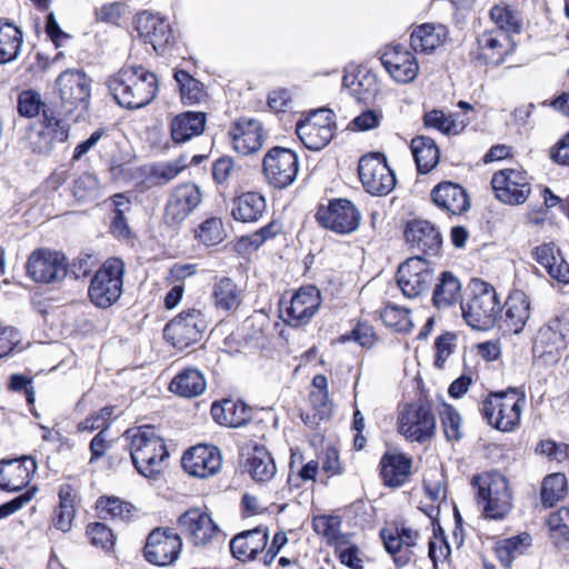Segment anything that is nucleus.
Wrapping results in <instances>:
<instances>
[{
    "instance_id": "obj_59",
    "label": "nucleus",
    "mask_w": 569,
    "mask_h": 569,
    "mask_svg": "<svg viewBox=\"0 0 569 569\" xmlns=\"http://www.w3.org/2000/svg\"><path fill=\"white\" fill-rule=\"evenodd\" d=\"M457 336L453 332H445L440 335L435 341L436 357L433 365L438 369L445 367L448 358L453 353L456 349Z\"/></svg>"
},
{
    "instance_id": "obj_21",
    "label": "nucleus",
    "mask_w": 569,
    "mask_h": 569,
    "mask_svg": "<svg viewBox=\"0 0 569 569\" xmlns=\"http://www.w3.org/2000/svg\"><path fill=\"white\" fill-rule=\"evenodd\" d=\"M27 271L37 282L54 283L66 278L68 263L64 254L40 249L32 252L29 257Z\"/></svg>"
},
{
    "instance_id": "obj_61",
    "label": "nucleus",
    "mask_w": 569,
    "mask_h": 569,
    "mask_svg": "<svg viewBox=\"0 0 569 569\" xmlns=\"http://www.w3.org/2000/svg\"><path fill=\"white\" fill-rule=\"evenodd\" d=\"M37 489L33 487L31 489H28L26 492L19 495L18 497L13 498L12 500L3 503L0 506V519L7 518L10 515L14 513L19 509H21L27 502H29Z\"/></svg>"
},
{
    "instance_id": "obj_64",
    "label": "nucleus",
    "mask_w": 569,
    "mask_h": 569,
    "mask_svg": "<svg viewBox=\"0 0 569 569\" xmlns=\"http://www.w3.org/2000/svg\"><path fill=\"white\" fill-rule=\"evenodd\" d=\"M550 158L558 164L569 166V132L551 148Z\"/></svg>"
},
{
    "instance_id": "obj_57",
    "label": "nucleus",
    "mask_w": 569,
    "mask_h": 569,
    "mask_svg": "<svg viewBox=\"0 0 569 569\" xmlns=\"http://www.w3.org/2000/svg\"><path fill=\"white\" fill-rule=\"evenodd\" d=\"M439 415L447 439L459 440L462 436L459 412L452 406L443 403Z\"/></svg>"
},
{
    "instance_id": "obj_58",
    "label": "nucleus",
    "mask_w": 569,
    "mask_h": 569,
    "mask_svg": "<svg viewBox=\"0 0 569 569\" xmlns=\"http://www.w3.org/2000/svg\"><path fill=\"white\" fill-rule=\"evenodd\" d=\"M87 535L90 542L103 550H110L114 545L112 530L102 522H92L87 527Z\"/></svg>"
},
{
    "instance_id": "obj_13",
    "label": "nucleus",
    "mask_w": 569,
    "mask_h": 569,
    "mask_svg": "<svg viewBox=\"0 0 569 569\" xmlns=\"http://www.w3.org/2000/svg\"><path fill=\"white\" fill-rule=\"evenodd\" d=\"M491 186L496 198L510 206L525 203L531 193L530 177L522 169L506 168L495 172Z\"/></svg>"
},
{
    "instance_id": "obj_8",
    "label": "nucleus",
    "mask_w": 569,
    "mask_h": 569,
    "mask_svg": "<svg viewBox=\"0 0 569 569\" xmlns=\"http://www.w3.org/2000/svg\"><path fill=\"white\" fill-rule=\"evenodd\" d=\"M61 106L67 114L76 119L88 111L91 97V79L80 70H66L56 81Z\"/></svg>"
},
{
    "instance_id": "obj_38",
    "label": "nucleus",
    "mask_w": 569,
    "mask_h": 569,
    "mask_svg": "<svg viewBox=\"0 0 569 569\" xmlns=\"http://www.w3.org/2000/svg\"><path fill=\"white\" fill-rule=\"evenodd\" d=\"M535 259L552 279L563 284L569 283V264L553 243L537 247Z\"/></svg>"
},
{
    "instance_id": "obj_16",
    "label": "nucleus",
    "mask_w": 569,
    "mask_h": 569,
    "mask_svg": "<svg viewBox=\"0 0 569 569\" xmlns=\"http://www.w3.org/2000/svg\"><path fill=\"white\" fill-rule=\"evenodd\" d=\"M178 528L180 533L196 547H206L222 536L211 515L198 508L183 512L178 518Z\"/></svg>"
},
{
    "instance_id": "obj_33",
    "label": "nucleus",
    "mask_w": 569,
    "mask_h": 569,
    "mask_svg": "<svg viewBox=\"0 0 569 569\" xmlns=\"http://www.w3.org/2000/svg\"><path fill=\"white\" fill-rule=\"evenodd\" d=\"M207 114L200 111H186L170 122V134L174 143H184L203 133Z\"/></svg>"
},
{
    "instance_id": "obj_31",
    "label": "nucleus",
    "mask_w": 569,
    "mask_h": 569,
    "mask_svg": "<svg viewBox=\"0 0 569 569\" xmlns=\"http://www.w3.org/2000/svg\"><path fill=\"white\" fill-rule=\"evenodd\" d=\"M432 202L451 214H462L470 209V199L463 187L451 181H442L430 193Z\"/></svg>"
},
{
    "instance_id": "obj_9",
    "label": "nucleus",
    "mask_w": 569,
    "mask_h": 569,
    "mask_svg": "<svg viewBox=\"0 0 569 569\" xmlns=\"http://www.w3.org/2000/svg\"><path fill=\"white\" fill-rule=\"evenodd\" d=\"M569 345V315L550 319L541 326L532 343L535 358L546 363L556 362Z\"/></svg>"
},
{
    "instance_id": "obj_60",
    "label": "nucleus",
    "mask_w": 569,
    "mask_h": 569,
    "mask_svg": "<svg viewBox=\"0 0 569 569\" xmlns=\"http://www.w3.org/2000/svg\"><path fill=\"white\" fill-rule=\"evenodd\" d=\"M338 552L340 562L350 569H362L363 568V556L360 549L351 543V539L341 547H335Z\"/></svg>"
},
{
    "instance_id": "obj_56",
    "label": "nucleus",
    "mask_w": 569,
    "mask_h": 569,
    "mask_svg": "<svg viewBox=\"0 0 569 569\" xmlns=\"http://www.w3.org/2000/svg\"><path fill=\"white\" fill-rule=\"evenodd\" d=\"M73 196L78 201H92L99 196V181L91 173H83L73 182Z\"/></svg>"
},
{
    "instance_id": "obj_19",
    "label": "nucleus",
    "mask_w": 569,
    "mask_h": 569,
    "mask_svg": "<svg viewBox=\"0 0 569 569\" xmlns=\"http://www.w3.org/2000/svg\"><path fill=\"white\" fill-rule=\"evenodd\" d=\"M181 547L180 535L173 532L172 529L156 528L147 538L143 553L148 562L166 567L178 559Z\"/></svg>"
},
{
    "instance_id": "obj_50",
    "label": "nucleus",
    "mask_w": 569,
    "mask_h": 569,
    "mask_svg": "<svg viewBox=\"0 0 569 569\" xmlns=\"http://www.w3.org/2000/svg\"><path fill=\"white\" fill-rule=\"evenodd\" d=\"M97 507L104 519L128 521L133 515L134 507L117 497H101Z\"/></svg>"
},
{
    "instance_id": "obj_37",
    "label": "nucleus",
    "mask_w": 569,
    "mask_h": 569,
    "mask_svg": "<svg viewBox=\"0 0 569 569\" xmlns=\"http://www.w3.org/2000/svg\"><path fill=\"white\" fill-rule=\"evenodd\" d=\"M266 208V199L261 193L248 191L232 200L231 216L243 223L257 222L263 216Z\"/></svg>"
},
{
    "instance_id": "obj_2",
    "label": "nucleus",
    "mask_w": 569,
    "mask_h": 569,
    "mask_svg": "<svg viewBox=\"0 0 569 569\" xmlns=\"http://www.w3.org/2000/svg\"><path fill=\"white\" fill-rule=\"evenodd\" d=\"M17 111L23 118H34L42 113V129L36 136L38 140L30 141L34 152L48 153L56 142L67 141L68 124L44 103L38 91L32 89L21 91L17 98Z\"/></svg>"
},
{
    "instance_id": "obj_32",
    "label": "nucleus",
    "mask_w": 569,
    "mask_h": 569,
    "mask_svg": "<svg viewBox=\"0 0 569 569\" xmlns=\"http://www.w3.org/2000/svg\"><path fill=\"white\" fill-rule=\"evenodd\" d=\"M268 542V532L262 528H254L236 535L230 540V551L239 561L246 562L256 559Z\"/></svg>"
},
{
    "instance_id": "obj_47",
    "label": "nucleus",
    "mask_w": 569,
    "mask_h": 569,
    "mask_svg": "<svg viewBox=\"0 0 569 569\" xmlns=\"http://www.w3.org/2000/svg\"><path fill=\"white\" fill-rule=\"evenodd\" d=\"M186 167L182 159L153 163L147 172V181L151 186H164L176 179Z\"/></svg>"
},
{
    "instance_id": "obj_40",
    "label": "nucleus",
    "mask_w": 569,
    "mask_h": 569,
    "mask_svg": "<svg viewBox=\"0 0 569 569\" xmlns=\"http://www.w3.org/2000/svg\"><path fill=\"white\" fill-rule=\"evenodd\" d=\"M211 296L218 310L234 312L242 302L243 291L232 279L221 277L214 281Z\"/></svg>"
},
{
    "instance_id": "obj_17",
    "label": "nucleus",
    "mask_w": 569,
    "mask_h": 569,
    "mask_svg": "<svg viewBox=\"0 0 569 569\" xmlns=\"http://www.w3.org/2000/svg\"><path fill=\"white\" fill-rule=\"evenodd\" d=\"M358 172L367 192L373 196H386L396 186V176L388 167L385 158L369 154L359 160Z\"/></svg>"
},
{
    "instance_id": "obj_10",
    "label": "nucleus",
    "mask_w": 569,
    "mask_h": 569,
    "mask_svg": "<svg viewBox=\"0 0 569 569\" xmlns=\"http://www.w3.org/2000/svg\"><path fill=\"white\" fill-rule=\"evenodd\" d=\"M299 158L288 148L273 147L262 159V173L266 181L277 189L291 186L299 172Z\"/></svg>"
},
{
    "instance_id": "obj_44",
    "label": "nucleus",
    "mask_w": 569,
    "mask_h": 569,
    "mask_svg": "<svg viewBox=\"0 0 569 569\" xmlns=\"http://www.w3.org/2000/svg\"><path fill=\"white\" fill-rule=\"evenodd\" d=\"M505 323L509 331L519 333L522 331L530 316V305L522 292L511 295L506 303Z\"/></svg>"
},
{
    "instance_id": "obj_62",
    "label": "nucleus",
    "mask_w": 569,
    "mask_h": 569,
    "mask_svg": "<svg viewBox=\"0 0 569 569\" xmlns=\"http://www.w3.org/2000/svg\"><path fill=\"white\" fill-rule=\"evenodd\" d=\"M234 171V162L230 157H221L212 164V176L216 182L224 183Z\"/></svg>"
},
{
    "instance_id": "obj_43",
    "label": "nucleus",
    "mask_w": 569,
    "mask_h": 569,
    "mask_svg": "<svg viewBox=\"0 0 569 569\" xmlns=\"http://www.w3.org/2000/svg\"><path fill=\"white\" fill-rule=\"evenodd\" d=\"M207 387L204 376L201 371L187 368L179 372L170 382V391L186 398L200 396Z\"/></svg>"
},
{
    "instance_id": "obj_28",
    "label": "nucleus",
    "mask_w": 569,
    "mask_h": 569,
    "mask_svg": "<svg viewBox=\"0 0 569 569\" xmlns=\"http://www.w3.org/2000/svg\"><path fill=\"white\" fill-rule=\"evenodd\" d=\"M37 471V463L30 456L0 462V488L6 491H20L29 485Z\"/></svg>"
},
{
    "instance_id": "obj_45",
    "label": "nucleus",
    "mask_w": 569,
    "mask_h": 569,
    "mask_svg": "<svg viewBox=\"0 0 569 569\" xmlns=\"http://www.w3.org/2000/svg\"><path fill=\"white\" fill-rule=\"evenodd\" d=\"M23 33L13 23L0 20V64L14 61L21 51Z\"/></svg>"
},
{
    "instance_id": "obj_41",
    "label": "nucleus",
    "mask_w": 569,
    "mask_h": 569,
    "mask_svg": "<svg viewBox=\"0 0 569 569\" xmlns=\"http://www.w3.org/2000/svg\"><path fill=\"white\" fill-rule=\"evenodd\" d=\"M246 469L257 482L271 480L276 472V463L270 452L263 447L254 445L248 453Z\"/></svg>"
},
{
    "instance_id": "obj_34",
    "label": "nucleus",
    "mask_w": 569,
    "mask_h": 569,
    "mask_svg": "<svg viewBox=\"0 0 569 569\" xmlns=\"http://www.w3.org/2000/svg\"><path fill=\"white\" fill-rule=\"evenodd\" d=\"M211 416L219 425L238 428L250 420L251 408L239 399H223L212 403Z\"/></svg>"
},
{
    "instance_id": "obj_49",
    "label": "nucleus",
    "mask_w": 569,
    "mask_h": 569,
    "mask_svg": "<svg viewBox=\"0 0 569 569\" xmlns=\"http://www.w3.org/2000/svg\"><path fill=\"white\" fill-rule=\"evenodd\" d=\"M179 84L181 100L184 104L199 103L204 98L203 84L184 70H177L173 74Z\"/></svg>"
},
{
    "instance_id": "obj_51",
    "label": "nucleus",
    "mask_w": 569,
    "mask_h": 569,
    "mask_svg": "<svg viewBox=\"0 0 569 569\" xmlns=\"http://www.w3.org/2000/svg\"><path fill=\"white\" fill-rule=\"evenodd\" d=\"M423 123L427 128L437 129L446 134H458L466 123L458 121L452 116H446L441 110H431L423 116Z\"/></svg>"
},
{
    "instance_id": "obj_22",
    "label": "nucleus",
    "mask_w": 569,
    "mask_h": 569,
    "mask_svg": "<svg viewBox=\"0 0 569 569\" xmlns=\"http://www.w3.org/2000/svg\"><path fill=\"white\" fill-rule=\"evenodd\" d=\"M320 290L315 286L299 288L281 311L283 320L291 327L299 328L311 321L321 306Z\"/></svg>"
},
{
    "instance_id": "obj_29",
    "label": "nucleus",
    "mask_w": 569,
    "mask_h": 569,
    "mask_svg": "<svg viewBox=\"0 0 569 569\" xmlns=\"http://www.w3.org/2000/svg\"><path fill=\"white\" fill-rule=\"evenodd\" d=\"M405 238L412 250L437 256L440 252L442 237L439 229L427 220H413L405 230Z\"/></svg>"
},
{
    "instance_id": "obj_30",
    "label": "nucleus",
    "mask_w": 569,
    "mask_h": 569,
    "mask_svg": "<svg viewBox=\"0 0 569 569\" xmlns=\"http://www.w3.org/2000/svg\"><path fill=\"white\" fill-rule=\"evenodd\" d=\"M136 30L139 37L146 43H150L157 52L162 51L171 39L169 22L158 14L146 11L137 16Z\"/></svg>"
},
{
    "instance_id": "obj_39",
    "label": "nucleus",
    "mask_w": 569,
    "mask_h": 569,
    "mask_svg": "<svg viewBox=\"0 0 569 569\" xmlns=\"http://www.w3.org/2000/svg\"><path fill=\"white\" fill-rule=\"evenodd\" d=\"M411 460L402 453H385L380 460V475L388 487L402 486L410 475Z\"/></svg>"
},
{
    "instance_id": "obj_36",
    "label": "nucleus",
    "mask_w": 569,
    "mask_h": 569,
    "mask_svg": "<svg viewBox=\"0 0 569 569\" xmlns=\"http://www.w3.org/2000/svg\"><path fill=\"white\" fill-rule=\"evenodd\" d=\"M461 288L460 280L451 271L441 272L432 291L433 307L446 310L461 303Z\"/></svg>"
},
{
    "instance_id": "obj_42",
    "label": "nucleus",
    "mask_w": 569,
    "mask_h": 569,
    "mask_svg": "<svg viewBox=\"0 0 569 569\" xmlns=\"http://www.w3.org/2000/svg\"><path fill=\"white\" fill-rule=\"evenodd\" d=\"M410 148L419 173H429L438 164L439 149L433 139L416 137L411 140Z\"/></svg>"
},
{
    "instance_id": "obj_1",
    "label": "nucleus",
    "mask_w": 569,
    "mask_h": 569,
    "mask_svg": "<svg viewBox=\"0 0 569 569\" xmlns=\"http://www.w3.org/2000/svg\"><path fill=\"white\" fill-rule=\"evenodd\" d=\"M116 102L122 108L140 109L158 94L157 76L142 66H124L107 80Z\"/></svg>"
},
{
    "instance_id": "obj_23",
    "label": "nucleus",
    "mask_w": 569,
    "mask_h": 569,
    "mask_svg": "<svg viewBox=\"0 0 569 569\" xmlns=\"http://www.w3.org/2000/svg\"><path fill=\"white\" fill-rule=\"evenodd\" d=\"M380 61L396 82L409 83L418 76V61L415 54L402 44L386 47Z\"/></svg>"
},
{
    "instance_id": "obj_54",
    "label": "nucleus",
    "mask_w": 569,
    "mask_h": 569,
    "mask_svg": "<svg viewBox=\"0 0 569 569\" xmlns=\"http://www.w3.org/2000/svg\"><path fill=\"white\" fill-rule=\"evenodd\" d=\"M428 553L435 567H437L439 562L447 561L451 553L450 546L439 525L433 527V537L429 540Z\"/></svg>"
},
{
    "instance_id": "obj_52",
    "label": "nucleus",
    "mask_w": 569,
    "mask_h": 569,
    "mask_svg": "<svg viewBox=\"0 0 569 569\" xmlns=\"http://www.w3.org/2000/svg\"><path fill=\"white\" fill-rule=\"evenodd\" d=\"M381 319L398 331H406L412 326L409 309L396 305H387L381 311Z\"/></svg>"
},
{
    "instance_id": "obj_14",
    "label": "nucleus",
    "mask_w": 569,
    "mask_h": 569,
    "mask_svg": "<svg viewBox=\"0 0 569 569\" xmlns=\"http://www.w3.org/2000/svg\"><path fill=\"white\" fill-rule=\"evenodd\" d=\"M206 329L207 321L202 312L192 308L181 311L169 321L163 329V336L176 348L184 349L198 342Z\"/></svg>"
},
{
    "instance_id": "obj_12",
    "label": "nucleus",
    "mask_w": 569,
    "mask_h": 569,
    "mask_svg": "<svg viewBox=\"0 0 569 569\" xmlns=\"http://www.w3.org/2000/svg\"><path fill=\"white\" fill-rule=\"evenodd\" d=\"M316 219L321 227L328 230L348 234L358 229L361 214L350 200L337 198L329 200L328 204H320Z\"/></svg>"
},
{
    "instance_id": "obj_7",
    "label": "nucleus",
    "mask_w": 569,
    "mask_h": 569,
    "mask_svg": "<svg viewBox=\"0 0 569 569\" xmlns=\"http://www.w3.org/2000/svg\"><path fill=\"white\" fill-rule=\"evenodd\" d=\"M124 263L119 258L108 259L91 279L88 293L99 308L116 303L122 295Z\"/></svg>"
},
{
    "instance_id": "obj_27",
    "label": "nucleus",
    "mask_w": 569,
    "mask_h": 569,
    "mask_svg": "<svg viewBox=\"0 0 569 569\" xmlns=\"http://www.w3.org/2000/svg\"><path fill=\"white\" fill-rule=\"evenodd\" d=\"M342 87L358 101L368 103L372 101L380 91L378 77L371 70L349 66L345 69Z\"/></svg>"
},
{
    "instance_id": "obj_24",
    "label": "nucleus",
    "mask_w": 569,
    "mask_h": 569,
    "mask_svg": "<svg viewBox=\"0 0 569 569\" xmlns=\"http://www.w3.org/2000/svg\"><path fill=\"white\" fill-rule=\"evenodd\" d=\"M228 137L236 152L248 156L262 148L264 131L259 120L241 118L231 124Z\"/></svg>"
},
{
    "instance_id": "obj_20",
    "label": "nucleus",
    "mask_w": 569,
    "mask_h": 569,
    "mask_svg": "<svg viewBox=\"0 0 569 569\" xmlns=\"http://www.w3.org/2000/svg\"><path fill=\"white\" fill-rule=\"evenodd\" d=\"M201 203V192L194 183L177 186L168 197L163 220L168 227L177 228Z\"/></svg>"
},
{
    "instance_id": "obj_48",
    "label": "nucleus",
    "mask_w": 569,
    "mask_h": 569,
    "mask_svg": "<svg viewBox=\"0 0 569 569\" xmlns=\"http://www.w3.org/2000/svg\"><path fill=\"white\" fill-rule=\"evenodd\" d=\"M567 492V478L556 472L547 476L541 486L540 498L545 507H553Z\"/></svg>"
},
{
    "instance_id": "obj_26",
    "label": "nucleus",
    "mask_w": 569,
    "mask_h": 569,
    "mask_svg": "<svg viewBox=\"0 0 569 569\" xmlns=\"http://www.w3.org/2000/svg\"><path fill=\"white\" fill-rule=\"evenodd\" d=\"M181 463L184 471L189 475L207 478L220 470L222 459L217 447L198 445L183 453Z\"/></svg>"
},
{
    "instance_id": "obj_18",
    "label": "nucleus",
    "mask_w": 569,
    "mask_h": 569,
    "mask_svg": "<svg viewBox=\"0 0 569 569\" xmlns=\"http://www.w3.org/2000/svg\"><path fill=\"white\" fill-rule=\"evenodd\" d=\"M436 418L423 405H407L398 417L399 432L409 441L425 442L433 436Z\"/></svg>"
},
{
    "instance_id": "obj_53",
    "label": "nucleus",
    "mask_w": 569,
    "mask_h": 569,
    "mask_svg": "<svg viewBox=\"0 0 569 569\" xmlns=\"http://www.w3.org/2000/svg\"><path fill=\"white\" fill-rule=\"evenodd\" d=\"M491 20L498 26V31L519 32L521 23L517 14L508 7L497 4L490 10Z\"/></svg>"
},
{
    "instance_id": "obj_46",
    "label": "nucleus",
    "mask_w": 569,
    "mask_h": 569,
    "mask_svg": "<svg viewBox=\"0 0 569 569\" xmlns=\"http://www.w3.org/2000/svg\"><path fill=\"white\" fill-rule=\"evenodd\" d=\"M341 518L339 516H316L312 519L313 530L323 537L328 545L333 547H341L351 539V533L341 532Z\"/></svg>"
},
{
    "instance_id": "obj_15",
    "label": "nucleus",
    "mask_w": 569,
    "mask_h": 569,
    "mask_svg": "<svg viewBox=\"0 0 569 569\" xmlns=\"http://www.w3.org/2000/svg\"><path fill=\"white\" fill-rule=\"evenodd\" d=\"M435 280L433 264L420 256L408 258L397 271V282L407 298H417L427 291Z\"/></svg>"
},
{
    "instance_id": "obj_6",
    "label": "nucleus",
    "mask_w": 569,
    "mask_h": 569,
    "mask_svg": "<svg viewBox=\"0 0 569 569\" xmlns=\"http://www.w3.org/2000/svg\"><path fill=\"white\" fill-rule=\"evenodd\" d=\"M472 486L477 488V497L483 505L487 518L501 520L512 508V498L508 480L500 473H483L472 478Z\"/></svg>"
},
{
    "instance_id": "obj_11",
    "label": "nucleus",
    "mask_w": 569,
    "mask_h": 569,
    "mask_svg": "<svg viewBox=\"0 0 569 569\" xmlns=\"http://www.w3.org/2000/svg\"><path fill=\"white\" fill-rule=\"evenodd\" d=\"M335 113L329 109L315 110L297 122L296 132L307 149L321 150L335 136Z\"/></svg>"
},
{
    "instance_id": "obj_4",
    "label": "nucleus",
    "mask_w": 569,
    "mask_h": 569,
    "mask_svg": "<svg viewBox=\"0 0 569 569\" xmlns=\"http://www.w3.org/2000/svg\"><path fill=\"white\" fill-rule=\"evenodd\" d=\"M501 310L496 289L483 280H472L470 295L461 302V312L467 325L477 330H488L496 325Z\"/></svg>"
},
{
    "instance_id": "obj_25",
    "label": "nucleus",
    "mask_w": 569,
    "mask_h": 569,
    "mask_svg": "<svg viewBox=\"0 0 569 569\" xmlns=\"http://www.w3.org/2000/svg\"><path fill=\"white\" fill-rule=\"evenodd\" d=\"M511 51L508 34L503 31H485L477 38V47L471 57L481 64L498 66Z\"/></svg>"
},
{
    "instance_id": "obj_5",
    "label": "nucleus",
    "mask_w": 569,
    "mask_h": 569,
    "mask_svg": "<svg viewBox=\"0 0 569 569\" xmlns=\"http://www.w3.org/2000/svg\"><path fill=\"white\" fill-rule=\"evenodd\" d=\"M525 405V393L510 388L507 391L490 393L482 401L481 413L491 427L507 432L519 425Z\"/></svg>"
},
{
    "instance_id": "obj_35",
    "label": "nucleus",
    "mask_w": 569,
    "mask_h": 569,
    "mask_svg": "<svg viewBox=\"0 0 569 569\" xmlns=\"http://www.w3.org/2000/svg\"><path fill=\"white\" fill-rule=\"evenodd\" d=\"M448 37V30L440 23H422L413 28L410 46L416 52L432 53Z\"/></svg>"
},
{
    "instance_id": "obj_63",
    "label": "nucleus",
    "mask_w": 569,
    "mask_h": 569,
    "mask_svg": "<svg viewBox=\"0 0 569 569\" xmlns=\"http://www.w3.org/2000/svg\"><path fill=\"white\" fill-rule=\"evenodd\" d=\"M19 342L18 330L12 327H0V358L7 356Z\"/></svg>"
},
{
    "instance_id": "obj_3",
    "label": "nucleus",
    "mask_w": 569,
    "mask_h": 569,
    "mask_svg": "<svg viewBox=\"0 0 569 569\" xmlns=\"http://www.w3.org/2000/svg\"><path fill=\"white\" fill-rule=\"evenodd\" d=\"M124 438L129 441L132 463L143 477L151 478L163 468L169 458L164 440L151 426L128 429Z\"/></svg>"
},
{
    "instance_id": "obj_55",
    "label": "nucleus",
    "mask_w": 569,
    "mask_h": 569,
    "mask_svg": "<svg viewBox=\"0 0 569 569\" xmlns=\"http://www.w3.org/2000/svg\"><path fill=\"white\" fill-rule=\"evenodd\" d=\"M197 238L206 246L220 243L224 238L222 221L214 217L204 220L197 230Z\"/></svg>"
}]
</instances>
